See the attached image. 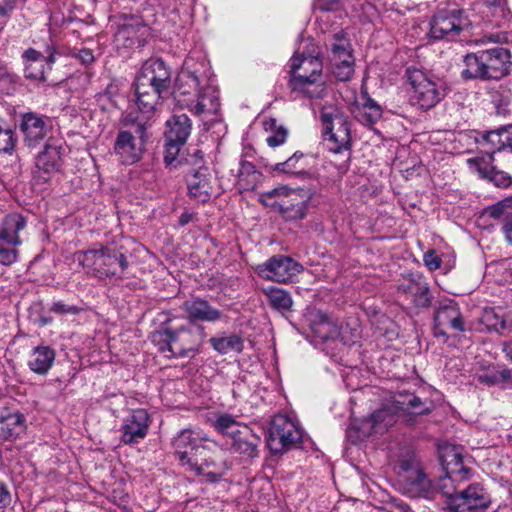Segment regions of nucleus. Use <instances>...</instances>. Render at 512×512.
<instances>
[{
  "label": "nucleus",
  "instance_id": "f257e3e1",
  "mask_svg": "<svg viewBox=\"0 0 512 512\" xmlns=\"http://www.w3.org/2000/svg\"><path fill=\"white\" fill-rule=\"evenodd\" d=\"M160 325L150 339L158 352L168 359L193 358L200 352L205 337L201 325L184 321L167 312L159 314Z\"/></svg>",
  "mask_w": 512,
  "mask_h": 512
},
{
  "label": "nucleus",
  "instance_id": "f03ea898",
  "mask_svg": "<svg viewBox=\"0 0 512 512\" xmlns=\"http://www.w3.org/2000/svg\"><path fill=\"white\" fill-rule=\"evenodd\" d=\"M173 96L181 108L195 115L216 114L220 106L218 91L211 83L205 63L200 64V69H192L190 60L185 61L177 75Z\"/></svg>",
  "mask_w": 512,
  "mask_h": 512
},
{
  "label": "nucleus",
  "instance_id": "7ed1b4c3",
  "mask_svg": "<svg viewBox=\"0 0 512 512\" xmlns=\"http://www.w3.org/2000/svg\"><path fill=\"white\" fill-rule=\"evenodd\" d=\"M431 411V402L422 401L418 396L401 392L394 396L391 404L373 412L369 417L363 418L355 423V429L360 437H369L374 434H383L397 421L401 413L412 415H423Z\"/></svg>",
  "mask_w": 512,
  "mask_h": 512
},
{
  "label": "nucleus",
  "instance_id": "20e7f679",
  "mask_svg": "<svg viewBox=\"0 0 512 512\" xmlns=\"http://www.w3.org/2000/svg\"><path fill=\"white\" fill-rule=\"evenodd\" d=\"M462 79L498 81L511 72L510 51L504 47H492L468 53L463 58Z\"/></svg>",
  "mask_w": 512,
  "mask_h": 512
},
{
  "label": "nucleus",
  "instance_id": "39448f33",
  "mask_svg": "<svg viewBox=\"0 0 512 512\" xmlns=\"http://www.w3.org/2000/svg\"><path fill=\"white\" fill-rule=\"evenodd\" d=\"M208 437L200 432H195L191 429H183L177 433L172 440V447L174 454L177 457L179 464L187 471L193 472L197 476H203L206 482L216 483L220 481L228 469L226 464L223 467L208 471L210 467H216L213 461L205 460L201 465L193 461L191 453L198 446L200 441H208Z\"/></svg>",
  "mask_w": 512,
  "mask_h": 512
},
{
  "label": "nucleus",
  "instance_id": "423d86ee",
  "mask_svg": "<svg viewBox=\"0 0 512 512\" xmlns=\"http://www.w3.org/2000/svg\"><path fill=\"white\" fill-rule=\"evenodd\" d=\"M322 70V61L317 56H293L289 80L291 89L309 98H321L325 92Z\"/></svg>",
  "mask_w": 512,
  "mask_h": 512
},
{
  "label": "nucleus",
  "instance_id": "0eeeda50",
  "mask_svg": "<svg viewBox=\"0 0 512 512\" xmlns=\"http://www.w3.org/2000/svg\"><path fill=\"white\" fill-rule=\"evenodd\" d=\"M156 22V12L151 5L143 7L140 15L121 13L115 39L125 47L143 46L151 36V26Z\"/></svg>",
  "mask_w": 512,
  "mask_h": 512
},
{
  "label": "nucleus",
  "instance_id": "6e6552de",
  "mask_svg": "<svg viewBox=\"0 0 512 512\" xmlns=\"http://www.w3.org/2000/svg\"><path fill=\"white\" fill-rule=\"evenodd\" d=\"M405 76L409 85L410 100L414 106L428 110L443 99L444 90L440 81L424 70L408 67Z\"/></svg>",
  "mask_w": 512,
  "mask_h": 512
},
{
  "label": "nucleus",
  "instance_id": "1a4fd4ad",
  "mask_svg": "<svg viewBox=\"0 0 512 512\" xmlns=\"http://www.w3.org/2000/svg\"><path fill=\"white\" fill-rule=\"evenodd\" d=\"M80 265L91 269L99 277L121 278L128 268L123 253L110 247H100L80 252L77 256Z\"/></svg>",
  "mask_w": 512,
  "mask_h": 512
},
{
  "label": "nucleus",
  "instance_id": "9d476101",
  "mask_svg": "<svg viewBox=\"0 0 512 512\" xmlns=\"http://www.w3.org/2000/svg\"><path fill=\"white\" fill-rule=\"evenodd\" d=\"M263 205L279 212L287 220H301L307 212V200L302 189L280 186L260 195Z\"/></svg>",
  "mask_w": 512,
  "mask_h": 512
},
{
  "label": "nucleus",
  "instance_id": "9b49d317",
  "mask_svg": "<svg viewBox=\"0 0 512 512\" xmlns=\"http://www.w3.org/2000/svg\"><path fill=\"white\" fill-rule=\"evenodd\" d=\"M323 141L333 153L351 149L350 124L347 117L336 107L324 106L320 113Z\"/></svg>",
  "mask_w": 512,
  "mask_h": 512
},
{
  "label": "nucleus",
  "instance_id": "f8f14e48",
  "mask_svg": "<svg viewBox=\"0 0 512 512\" xmlns=\"http://www.w3.org/2000/svg\"><path fill=\"white\" fill-rule=\"evenodd\" d=\"M170 85V72L161 59H151L142 66L135 81L136 96H160Z\"/></svg>",
  "mask_w": 512,
  "mask_h": 512
},
{
  "label": "nucleus",
  "instance_id": "ddd939ff",
  "mask_svg": "<svg viewBox=\"0 0 512 512\" xmlns=\"http://www.w3.org/2000/svg\"><path fill=\"white\" fill-rule=\"evenodd\" d=\"M146 126L137 122L129 130H120L114 142V153L123 165H132L138 162L144 152Z\"/></svg>",
  "mask_w": 512,
  "mask_h": 512
},
{
  "label": "nucleus",
  "instance_id": "4468645a",
  "mask_svg": "<svg viewBox=\"0 0 512 512\" xmlns=\"http://www.w3.org/2000/svg\"><path fill=\"white\" fill-rule=\"evenodd\" d=\"M469 25L470 21L462 9L455 6L439 8L430 21V35L437 40L453 39Z\"/></svg>",
  "mask_w": 512,
  "mask_h": 512
},
{
  "label": "nucleus",
  "instance_id": "2eb2a0df",
  "mask_svg": "<svg viewBox=\"0 0 512 512\" xmlns=\"http://www.w3.org/2000/svg\"><path fill=\"white\" fill-rule=\"evenodd\" d=\"M302 439V430L287 416L276 415L273 417L267 445L274 454L296 447Z\"/></svg>",
  "mask_w": 512,
  "mask_h": 512
},
{
  "label": "nucleus",
  "instance_id": "dca6fc26",
  "mask_svg": "<svg viewBox=\"0 0 512 512\" xmlns=\"http://www.w3.org/2000/svg\"><path fill=\"white\" fill-rule=\"evenodd\" d=\"M201 151L194 154L196 167L186 174V183L189 196L199 203L208 202L213 195H217L216 181L209 168L202 165Z\"/></svg>",
  "mask_w": 512,
  "mask_h": 512
},
{
  "label": "nucleus",
  "instance_id": "f3484780",
  "mask_svg": "<svg viewBox=\"0 0 512 512\" xmlns=\"http://www.w3.org/2000/svg\"><path fill=\"white\" fill-rule=\"evenodd\" d=\"M442 459L447 472L443 477L438 479L435 486L433 485V493L437 492L442 494L448 499V502H450L459 494L456 482L468 479L471 470L462 466L461 455L455 452L454 449L450 452H445Z\"/></svg>",
  "mask_w": 512,
  "mask_h": 512
},
{
  "label": "nucleus",
  "instance_id": "a211bd4d",
  "mask_svg": "<svg viewBox=\"0 0 512 512\" xmlns=\"http://www.w3.org/2000/svg\"><path fill=\"white\" fill-rule=\"evenodd\" d=\"M330 61L334 75L340 81H348L354 73V57L346 33L339 31L330 43Z\"/></svg>",
  "mask_w": 512,
  "mask_h": 512
},
{
  "label": "nucleus",
  "instance_id": "6ab92c4d",
  "mask_svg": "<svg viewBox=\"0 0 512 512\" xmlns=\"http://www.w3.org/2000/svg\"><path fill=\"white\" fill-rule=\"evenodd\" d=\"M491 503V496L484 486L473 483L447 503V512H485Z\"/></svg>",
  "mask_w": 512,
  "mask_h": 512
},
{
  "label": "nucleus",
  "instance_id": "aec40b11",
  "mask_svg": "<svg viewBox=\"0 0 512 512\" xmlns=\"http://www.w3.org/2000/svg\"><path fill=\"white\" fill-rule=\"evenodd\" d=\"M400 469V483L405 494L410 497H431L433 484L423 473L418 463L404 460L400 464Z\"/></svg>",
  "mask_w": 512,
  "mask_h": 512
},
{
  "label": "nucleus",
  "instance_id": "412c9836",
  "mask_svg": "<svg viewBox=\"0 0 512 512\" xmlns=\"http://www.w3.org/2000/svg\"><path fill=\"white\" fill-rule=\"evenodd\" d=\"M303 271V266L289 256L274 255L258 265V275L278 283H288Z\"/></svg>",
  "mask_w": 512,
  "mask_h": 512
},
{
  "label": "nucleus",
  "instance_id": "4be33fe9",
  "mask_svg": "<svg viewBox=\"0 0 512 512\" xmlns=\"http://www.w3.org/2000/svg\"><path fill=\"white\" fill-rule=\"evenodd\" d=\"M447 329L455 332L465 331V321L459 306L454 301L442 304L434 316V336L448 339Z\"/></svg>",
  "mask_w": 512,
  "mask_h": 512
},
{
  "label": "nucleus",
  "instance_id": "5701e85b",
  "mask_svg": "<svg viewBox=\"0 0 512 512\" xmlns=\"http://www.w3.org/2000/svg\"><path fill=\"white\" fill-rule=\"evenodd\" d=\"M150 415L147 410L138 408L123 419L120 427L121 442L125 445L138 444L148 434Z\"/></svg>",
  "mask_w": 512,
  "mask_h": 512
},
{
  "label": "nucleus",
  "instance_id": "b1692460",
  "mask_svg": "<svg viewBox=\"0 0 512 512\" xmlns=\"http://www.w3.org/2000/svg\"><path fill=\"white\" fill-rule=\"evenodd\" d=\"M55 54L54 47L47 48L46 56L34 48L26 49L21 55L25 78L34 81H45L46 67L51 69L55 62Z\"/></svg>",
  "mask_w": 512,
  "mask_h": 512
},
{
  "label": "nucleus",
  "instance_id": "393cba45",
  "mask_svg": "<svg viewBox=\"0 0 512 512\" xmlns=\"http://www.w3.org/2000/svg\"><path fill=\"white\" fill-rule=\"evenodd\" d=\"M183 309L187 313L188 319L185 321L194 323V321L215 322L221 320L223 313L212 307L208 301L195 298L183 303Z\"/></svg>",
  "mask_w": 512,
  "mask_h": 512
},
{
  "label": "nucleus",
  "instance_id": "a878e982",
  "mask_svg": "<svg viewBox=\"0 0 512 512\" xmlns=\"http://www.w3.org/2000/svg\"><path fill=\"white\" fill-rule=\"evenodd\" d=\"M61 163L60 147L47 144L36 159V177L44 182L58 171Z\"/></svg>",
  "mask_w": 512,
  "mask_h": 512
},
{
  "label": "nucleus",
  "instance_id": "bb28decb",
  "mask_svg": "<svg viewBox=\"0 0 512 512\" xmlns=\"http://www.w3.org/2000/svg\"><path fill=\"white\" fill-rule=\"evenodd\" d=\"M478 143L486 149V153H494L502 151L506 148L512 150V128L502 127L497 130L489 131L482 134Z\"/></svg>",
  "mask_w": 512,
  "mask_h": 512
},
{
  "label": "nucleus",
  "instance_id": "cd10ccee",
  "mask_svg": "<svg viewBox=\"0 0 512 512\" xmlns=\"http://www.w3.org/2000/svg\"><path fill=\"white\" fill-rule=\"evenodd\" d=\"M55 350L47 345L34 347L28 357L27 366L35 374L46 375L55 361Z\"/></svg>",
  "mask_w": 512,
  "mask_h": 512
},
{
  "label": "nucleus",
  "instance_id": "c85d7f7f",
  "mask_svg": "<svg viewBox=\"0 0 512 512\" xmlns=\"http://www.w3.org/2000/svg\"><path fill=\"white\" fill-rule=\"evenodd\" d=\"M311 329L315 337L323 342L336 341L340 337L339 326L321 311L312 314Z\"/></svg>",
  "mask_w": 512,
  "mask_h": 512
},
{
  "label": "nucleus",
  "instance_id": "c756f323",
  "mask_svg": "<svg viewBox=\"0 0 512 512\" xmlns=\"http://www.w3.org/2000/svg\"><path fill=\"white\" fill-rule=\"evenodd\" d=\"M21 130L25 135V141L29 146L37 145L47 134L48 127L44 118L27 113L23 116Z\"/></svg>",
  "mask_w": 512,
  "mask_h": 512
},
{
  "label": "nucleus",
  "instance_id": "7c9ffc66",
  "mask_svg": "<svg viewBox=\"0 0 512 512\" xmlns=\"http://www.w3.org/2000/svg\"><path fill=\"white\" fill-rule=\"evenodd\" d=\"M27 225L26 219L20 213H10L0 222V240L12 242L14 245H21V231Z\"/></svg>",
  "mask_w": 512,
  "mask_h": 512
},
{
  "label": "nucleus",
  "instance_id": "2f4dec72",
  "mask_svg": "<svg viewBox=\"0 0 512 512\" xmlns=\"http://www.w3.org/2000/svg\"><path fill=\"white\" fill-rule=\"evenodd\" d=\"M487 213L502 225L506 240L512 244V196L488 207Z\"/></svg>",
  "mask_w": 512,
  "mask_h": 512
},
{
  "label": "nucleus",
  "instance_id": "473e14b6",
  "mask_svg": "<svg viewBox=\"0 0 512 512\" xmlns=\"http://www.w3.org/2000/svg\"><path fill=\"white\" fill-rule=\"evenodd\" d=\"M166 124L168 127L165 132L166 141L185 144L192 128L189 117L186 114L173 115Z\"/></svg>",
  "mask_w": 512,
  "mask_h": 512
},
{
  "label": "nucleus",
  "instance_id": "72a5a7b5",
  "mask_svg": "<svg viewBox=\"0 0 512 512\" xmlns=\"http://www.w3.org/2000/svg\"><path fill=\"white\" fill-rule=\"evenodd\" d=\"M482 322L488 330L503 333L512 327V313L502 309L488 308L484 310Z\"/></svg>",
  "mask_w": 512,
  "mask_h": 512
},
{
  "label": "nucleus",
  "instance_id": "f704fd0d",
  "mask_svg": "<svg viewBox=\"0 0 512 512\" xmlns=\"http://www.w3.org/2000/svg\"><path fill=\"white\" fill-rule=\"evenodd\" d=\"M262 180V174L246 160L240 161L237 174V185L240 191L254 190Z\"/></svg>",
  "mask_w": 512,
  "mask_h": 512
},
{
  "label": "nucleus",
  "instance_id": "c9c22d12",
  "mask_svg": "<svg viewBox=\"0 0 512 512\" xmlns=\"http://www.w3.org/2000/svg\"><path fill=\"white\" fill-rule=\"evenodd\" d=\"M26 430L25 416L19 412L8 413L7 422L0 426V440L14 441Z\"/></svg>",
  "mask_w": 512,
  "mask_h": 512
},
{
  "label": "nucleus",
  "instance_id": "e433bc0d",
  "mask_svg": "<svg viewBox=\"0 0 512 512\" xmlns=\"http://www.w3.org/2000/svg\"><path fill=\"white\" fill-rule=\"evenodd\" d=\"M398 289L409 295L417 307H428L431 303L429 289L426 284L410 280L399 285Z\"/></svg>",
  "mask_w": 512,
  "mask_h": 512
},
{
  "label": "nucleus",
  "instance_id": "4c0bfd02",
  "mask_svg": "<svg viewBox=\"0 0 512 512\" xmlns=\"http://www.w3.org/2000/svg\"><path fill=\"white\" fill-rule=\"evenodd\" d=\"M214 427L222 434H226L235 438L237 434L247 435L250 429L246 425H241L236 419L229 414H222L214 421Z\"/></svg>",
  "mask_w": 512,
  "mask_h": 512
},
{
  "label": "nucleus",
  "instance_id": "58836bf2",
  "mask_svg": "<svg viewBox=\"0 0 512 512\" xmlns=\"http://www.w3.org/2000/svg\"><path fill=\"white\" fill-rule=\"evenodd\" d=\"M270 306L281 312L285 313L291 310L293 300L290 293L282 288H268L265 290Z\"/></svg>",
  "mask_w": 512,
  "mask_h": 512
},
{
  "label": "nucleus",
  "instance_id": "ea45409f",
  "mask_svg": "<svg viewBox=\"0 0 512 512\" xmlns=\"http://www.w3.org/2000/svg\"><path fill=\"white\" fill-rule=\"evenodd\" d=\"M480 12L486 22L499 26L500 20L504 18L506 12L504 0H486L481 5Z\"/></svg>",
  "mask_w": 512,
  "mask_h": 512
},
{
  "label": "nucleus",
  "instance_id": "a19ab883",
  "mask_svg": "<svg viewBox=\"0 0 512 512\" xmlns=\"http://www.w3.org/2000/svg\"><path fill=\"white\" fill-rule=\"evenodd\" d=\"M210 344L220 354H228L230 352L240 353L244 347L242 338L236 334H231L226 337H212Z\"/></svg>",
  "mask_w": 512,
  "mask_h": 512
},
{
  "label": "nucleus",
  "instance_id": "79ce46f5",
  "mask_svg": "<svg viewBox=\"0 0 512 512\" xmlns=\"http://www.w3.org/2000/svg\"><path fill=\"white\" fill-rule=\"evenodd\" d=\"M358 117L364 125H373L382 117V108L375 100L366 96Z\"/></svg>",
  "mask_w": 512,
  "mask_h": 512
},
{
  "label": "nucleus",
  "instance_id": "37998d69",
  "mask_svg": "<svg viewBox=\"0 0 512 512\" xmlns=\"http://www.w3.org/2000/svg\"><path fill=\"white\" fill-rule=\"evenodd\" d=\"M493 161L494 156L491 153H486V155L482 157L467 159V165L471 171L476 172L480 177L487 179L491 172L494 171L495 167L492 165Z\"/></svg>",
  "mask_w": 512,
  "mask_h": 512
},
{
  "label": "nucleus",
  "instance_id": "c03bdc74",
  "mask_svg": "<svg viewBox=\"0 0 512 512\" xmlns=\"http://www.w3.org/2000/svg\"><path fill=\"white\" fill-rule=\"evenodd\" d=\"M258 443L259 438L251 435V432L247 435L237 434L235 438H233V447L235 450L249 457H254L257 454Z\"/></svg>",
  "mask_w": 512,
  "mask_h": 512
},
{
  "label": "nucleus",
  "instance_id": "a18cd8bd",
  "mask_svg": "<svg viewBox=\"0 0 512 512\" xmlns=\"http://www.w3.org/2000/svg\"><path fill=\"white\" fill-rule=\"evenodd\" d=\"M19 246L12 242L0 240V264L11 266L19 259Z\"/></svg>",
  "mask_w": 512,
  "mask_h": 512
},
{
  "label": "nucleus",
  "instance_id": "49530a36",
  "mask_svg": "<svg viewBox=\"0 0 512 512\" xmlns=\"http://www.w3.org/2000/svg\"><path fill=\"white\" fill-rule=\"evenodd\" d=\"M512 371L509 369H504L502 371H489L482 374H478L476 379L479 383L484 384L486 386H493L501 381L508 380L511 378Z\"/></svg>",
  "mask_w": 512,
  "mask_h": 512
},
{
  "label": "nucleus",
  "instance_id": "de8ad7c7",
  "mask_svg": "<svg viewBox=\"0 0 512 512\" xmlns=\"http://www.w3.org/2000/svg\"><path fill=\"white\" fill-rule=\"evenodd\" d=\"M303 157L302 153L295 152L289 159L285 162L277 163L273 166V171L277 173L291 174L296 175L299 174L301 170H298L297 163Z\"/></svg>",
  "mask_w": 512,
  "mask_h": 512
},
{
  "label": "nucleus",
  "instance_id": "09e8293b",
  "mask_svg": "<svg viewBox=\"0 0 512 512\" xmlns=\"http://www.w3.org/2000/svg\"><path fill=\"white\" fill-rule=\"evenodd\" d=\"M15 138L13 131L2 124L0 120V152L9 153L14 149Z\"/></svg>",
  "mask_w": 512,
  "mask_h": 512
},
{
  "label": "nucleus",
  "instance_id": "8fccbe9b",
  "mask_svg": "<svg viewBox=\"0 0 512 512\" xmlns=\"http://www.w3.org/2000/svg\"><path fill=\"white\" fill-rule=\"evenodd\" d=\"M160 96H136V104L139 110L144 114L152 113L158 104Z\"/></svg>",
  "mask_w": 512,
  "mask_h": 512
},
{
  "label": "nucleus",
  "instance_id": "3c124183",
  "mask_svg": "<svg viewBox=\"0 0 512 512\" xmlns=\"http://www.w3.org/2000/svg\"><path fill=\"white\" fill-rule=\"evenodd\" d=\"M183 145L184 144H178V143H174L171 141H166V146H165L166 149H165V156H164V160H165L166 164L172 165L175 162L180 163V161H178L177 157H178L181 147Z\"/></svg>",
  "mask_w": 512,
  "mask_h": 512
},
{
  "label": "nucleus",
  "instance_id": "603ef678",
  "mask_svg": "<svg viewBox=\"0 0 512 512\" xmlns=\"http://www.w3.org/2000/svg\"><path fill=\"white\" fill-rule=\"evenodd\" d=\"M487 179L498 187L506 188L512 184V177L506 172L497 170L496 168H494V171L491 172Z\"/></svg>",
  "mask_w": 512,
  "mask_h": 512
},
{
  "label": "nucleus",
  "instance_id": "864d4df0",
  "mask_svg": "<svg viewBox=\"0 0 512 512\" xmlns=\"http://www.w3.org/2000/svg\"><path fill=\"white\" fill-rule=\"evenodd\" d=\"M50 311L55 314H59V315H64V314L76 315L81 311V309L74 305H68V304L64 303L63 301H56V302L52 303V305L50 307Z\"/></svg>",
  "mask_w": 512,
  "mask_h": 512
},
{
  "label": "nucleus",
  "instance_id": "5fc2aeb1",
  "mask_svg": "<svg viewBox=\"0 0 512 512\" xmlns=\"http://www.w3.org/2000/svg\"><path fill=\"white\" fill-rule=\"evenodd\" d=\"M383 512H410L409 507L403 501L391 498L385 505L382 507Z\"/></svg>",
  "mask_w": 512,
  "mask_h": 512
},
{
  "label": "nucleus",
  "instance_id": "6e6d98bb",
  "mask_svg": "<svg viewBox=\"0 0 512 512\" xmlns=\"http://www.w3.org/2000/svg\"><path fill=\"white\" fill-rule=\"evenodd\" d=\"M287 138V130L283 127H279L266 139L270 147H277L285 142Z\"/></svg>",
  "mask_w": 512,
  "mask_h": 512
},
{
  "label": "nucleus",
  "instance_id": "4d7b16f0",
  "mask_svg": "<svg viewBox=\"0 0 512 512\" xmlns=\"http://www.w3.org/2000/svg\"><path fill=\"white\" fill-rule=\"evenodd\" d=\"M423 260L430 270L439 269L442 263L441 258L433 250L426 252Z\"/></svg>",
  "mask_w": 512,
  "mask_h": 512
},
{
  "label": "nucleus",
  "instance_id": "13d9d810",
  "mask_svg": "<svg viewBox=\"0 0 512 512\" xmlns=\"http://www.w3.org/2000/svg\"><path fill=\"white\" fill-rule=\"evenodd\" d=\"M12 501L10 491L6 484L0 481V510L7 508Z\"/></svg>",
  "mask_w": 512,
  "mask_h": 512
},
{
  "label": "nucleus",
  "instance_id": "bf43d9fd",
  "mask_svg": "<svg viewBox=\"0 0 512 512\" xmlns=\"http://www.w3.org/2000/svg\"><path fill=\"white\" fill-rule=\"evenodd\" d=\"M18 0H0V16H9L15 8Z\"/></svg>",
  "mask_w": 512,
  "mask_h": 512
},
{
  "label": "nucleus",
  "instance_id": "052dcab7",
  "mask_svg": "<svg viewBox=\"0 0 512 512\" xmlns=\"http://www.w3.org/2000/svg\"><path fill=\"white\" fill-rule=\"evenodd\" d=\"M77 58L85 65H89L95 60L93 52L86 48L78 51Z\"/></svg>",
  "mask_w": 512,
  "mask_h": 512
},
{
  "label": "nucleus",
  "instance_id": "680f3d73",
  "mask_svg": "<svg viewBox=\"0 0 512 512\" xmlns=\"http://www.w3.org/2000/svg\"><path fill=\"white\" fill-rule=\"evenodd\" d=\"M338 3L339 0H318L317 5L321 10L330 11Z\"/></svg>",
  "mask_w": 512,
  "mask_h": 512
},
{
  "label": "nucleus",
  "instance_id": "e2e57ef3",
  "mask_svg": "<svg viewBox=\"0 0 512 512\" xmlns=\"http://www.w3.org/2000/svg\"><path fill=\"white\" fill-rule=\"evenodd\" d=\"M499 40H500L499 35H496V34H490V35H487V36H483V37H481V38H477V39H475L474 41H475V43H476L477 45H479V44H485V43H487V42H490V43H497V42H499Z\"/></svg>",
  "mask_w": 512,
  "mask_h": 512
},
{
  "label": "nucleus",
  "instance_id": "0e129e2a",
  "mask_svg": "<svg viewBox=\"0 0 512 512\" xmlns=\"http://www.w3.org/2000/svg\"><path fill=\"white\" fill-rule=\"evenodd\" d=\"M503 352L505 353L506 357L512 362V340L504 344Z\"/></svg>",
  "mask_w": 512,
  "mask_h": 512
},
{
  "label": "nucleus",
  "instance_id": "69168bd1",
  "mask_svg": "<svg viewBox=\"0 0 512 512\" xmlns=\"http://www.w3.org/2000/svg\"><path fill=\"white\" fill-rule=\"evenodd\" d=\"M509 105V99L508 98H505L504 100L501 101L500 104H497L496 105V108H497V112L498 113H504L506 112V108L507 106Z\"/></svg>",
  "mask_w": 512,
  "mask_h": 512
},
{
  "label": "nucleus",
  "instance_id": "338daca9",
  "mask_svg": "<svg viewBox=\"0 0 512 512\" xmlns=\"http://www.w3.org/2000/svg\"><path fill=\"white\" fill-rule=\"evenodd\" d=\"M191 220V214H188V213H183L180 217H179V223L180 225H186L190 222Z\"/></svg>",
  "mask_w": 512,
  "mask_h": 512
},
{
  "label": "nucleus",
  "instance_id": "774afa93",
  "mask_svg": "<svg viewBox=\"0 0 512 512\" xmlns=\"http://www.w3.org/2000/svg\"><path fill=\"white\" fill-rule=\"evenodd\" d=\"M276 126V121L274 119H270L269 121L265 122L266 130L268 129H274Z\"/></svg>",
  "mask_w": 512,
  "mask_h": 512
}]
</instances>
